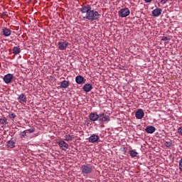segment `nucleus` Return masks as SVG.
I'll return each instance as SVG.
<instances>
[{
    "label": "nucleus",
    "mask_w": 182,
    "mask_h": 182,
    "mask_svg": "<svg viewBox=\"0 0 182 182\" xmlns=\"http://www.w3.org/2000/svg\"><path fill=\"white\" fill-rule=\"evenodd\" d=\"M145 1V2H146V3H149V2H151V1H153V0H144Z\"/></svg>",
    "instance_id": "nucleus-33"
},
{
    "label": "nucleus",
    "mask_w": 182,
    "mask_h": 182,
    "mask_svg": "<svg viewBox=\"0 0 182 182\" xmlns=\"http://www.w3.org/2000/svg\"><path fill=\"white\" fill-rule=\"evenodd\" d=\"M58 144L60 149H61V150H64L65 151V150H68V149H69V144L65 141H60Z\"/></svg>",
    "instance_id": "nucleus-6"
},
{
    "label": "nucleus",
    "mask_w": 182,
    "mask_h": 182,
    "mask_svg": "<svg viewBox=\"0 0 182 182\" xmlns=\"http://www.w3.org/2000/svg\"><path fill=\"white\" fill-rule=\"evenodd\" d=\"M28 2H31V1H32V0H28Z\"/></svg>",
    "instance_id": "nucleus-34"
},
{
    "label": "nucleus",
    "mask_w": 182,
    "mask_h": 182,
    "mask_svg": "<svg viewBox=\"0 0 182 182\" xmlns=\"http://www.w3.org/2000/svg\"><path fill=\"white\" fill-rule=\"evenodd\" d=\"M135 116L136 119H143V117H144V112L143 109H139L136 112Z\"/></svg>",
    "instance_id": "nucleus-14"
},
{
    "label": "nucleus",
    "mask_w": 182,
    "mask_h": 182,
    "mask_svg": "<svg viewBox=\"0 0 182 182\" xmlns=\"http://www.w3.org/2000/svg\"><path fill=\"white\" fill-rule=\"evenodd\" d=\"M0 124H8V119L6 117H3L0 119Z\"/></svg>",
    "instance_id": "nucleus-21"
},
{
    "label": "nucleus",
    "mask_w": 182,
    "mask_h": 182,
    "mask_svg": "<svg viewBox=\"0 0 182 182\" xmlns=\"http://www.w3.org/2000/svg\"><path fill=\"white\" fill-rule=\"evenodd\" d=\"M80 170L82 174H90L93 171V166L89 164L82 165Z\"/></svg>",
    "instance_id": "nucleus-2"
},
{
    "label": "nucleus",
    "mask_w": 182,
    "mask_h": 182,
    "mask_svg": "<svg viewBox=\"0 0 182 182\" xmlns=\"http://www.w3.org/2000/svg\"><path fill=\"white\" fill-rule=\"evenodd\" d=\"M84 92H86V93H89L93 89V86L92 84H85L82 87Z\"/></svg>",
    "instance_id": "nucleus-15"
},
{
    "label": "nucleus",
    "mask_w": 182,
    "mask_h": 182,
    "mask_svg": "<svg viewBox=\"0 0 182 182\" xmlns=\"http://www.w3.org/2000/svg\"><path fill=\"white\" fill-rule=\"evenodd\" d=\"M122 151H123L124 153H126V151H127V148L124 147V148L122 149Z\"/></svg>",
    "instance_id": "nucleus-31"
},
{
    "label": "nucleus",
    "mask_w": 182,
    "mask_h": 182,
    "mask_svg": "<svg viewBox=\"0 0 182 182\" xmlns=\"http://www.w3.org/2000/svg\"><path fill=\"white\" fill-rule=\"evenodd\" d=\"M75 82L76 83H77V85H82V83H85V82H86V80L85 79V77H83V76L77 75L75 77Z\"/></svg>",
    "instance_id": "nucleus-13"
},
{
    "label": "nucleus",
    "mask_w": 182,
    "mask_h": 182,
    "mask_svg": "<svg viewBox=\"0 0 182 182\" xmlns=\"http://www.w3.org/2000/svg\"><path fill=\"white\" fill-rule=\"evenodd\" d=\"M100 116V114H97V112H92L89 115L90 120L92 122H97V120H99Z\"/></svg>",
    "instance_id": "nucleus-8"
},
{
    "label": "nucleus",
    "mask_w": 182,
    "mask_h": 182,
    "mask_svg": "<svg viewBox=\"0 0 182 182\" xmlns=\"http://www.w3.org/2000/svg\"><path fill=\"white\" fill-rule=\"evenodd\" d=\"M178 133L181 136H182V127H179V128L178 129Z\"/></svg>",
    "instance_id": "nucleus-28"
},
{
    "label": "nucleus",
    "mask_w": 182,
    "mask_h": 182,
    "mask_svg": "<svg viewBox=\"0 0 182 182\" xmlns=\"http://www.w3.org/2000/svg\"><path fill=\"white\" fill-rule=\"evenodd\" d=\"M13 53L14 55H19L21 53V48L19 46H14L13 48Z\"/></svg>",
    "instance_id": "nucleus-19"
},
{
    "label": "nucleus",
    "mask_w": 182,
    "mask_h": 182,
    "mask_svg": "<svg viewBox=\"0 0 182 182\" xmlns=\"http://www.w3.org/2000/svg\"><path fill=\"white\" fill-rule=\"evenodd\" d=\"M14 79V75L11 73L6 74L4 75L3 80L4 83H6V85L11 83L12 82V80Z\"/></svg>",
    "instance_id": "nucleus-5"
},
{
    "label": "nucleus",
    "mask_w": 182,
    "mask_h": 182,
    "mask_svg": "<svg viewBox=\"0 0 182 182\" xmlns=\"http://www.w3.org/2000/svg\"><path fill=\"white\" fill-rule=\"evenodd\" d=\"M161 41H164V42H166V41H169L170 39H168V38L166 37V36H163L161 37Z\"/></svg>",
    "instance_id": "nucleus-26"
},
{
    "label": "nucleus",
    "mask_w": 182,
    "mask_h": 182,
    "mask_svg": "<svg viewBox=\"0 0 182 182\" xmlns=\"http://www.w3.org/2000/svg\"><path fill=\"white\" fill-rule=\"evenodd\" d=\"M60 87L61 89H68L69 87V81L63 80L61 82Z\"/></svg>",
    "instance_id": "nucleus-18"
},
{
    "label": "nucleus",
    "mask_w": 182,
    "mask_h": 182,
    "mask_svg": "<svg viewBox=\"0 0 182 182\" xmlns=\"http://www.w3.org/2000/svg\"><path fill=\"white\" fill-rule=\"evenodd\" d=\"M26 133H28V132H26V130H25V131H23V132L21 133V136L22 137H26Z\"/></svg>",
    "instance_id": "nucleus-25"
},
{
    "label": "nucleus",
    "mask_w": 182,
    "mask_h": 182,
    "mask_svg": "<svg viewBox=\"0 0 182 182\" xmlns=\"http://www.w3.org/2000/svg\"><path fill=\"white\" fill-rule=\"evenodd\" d=\"M161 12H163V10L159 8H156L152 11V15L155 17H159L161 15Z\"/></svg>",
    "instance_id": "nucleus-12"
},
{
    "label": "nucleus",
    "mask_w": 182,
    "mask_h": 182,
    "mask_svg": "<svg viewBox=\"0 0 182 182\" xmlns=\"http://www.w3.org/2000/svg\"><path fill=\"white\" fill-rule=\"evenodd\" d=\"M1 33H3L4 36L8 37L11 36V33H12V31L8 28H3L1 29Z\"/></svg>",
    "instance_id": "nucleus-11"
},
{
    "label": "nucleus",
    "mask_w": 182,
    "mask_h": 182,
    "mask_svg": "<svg viewBox=\"0 0 182 182\" xmlns=\"http://www.w3.org/2000/svg\"><path fill=\"white\" fill-rule=\"evenodd\" d=\"M179 170L182 172V159L179 161Z\"/></svg>",
    "instance_id": "nucleus-24"
},
{
    "label": "nucleus",
    "mask_w": 182,
    "mask_h": 182,
    "mask_svg": "<svg viewBox=\"0 0 182 182\" xmlns=\"http://www.w3.org/2000/svg\"><path fill=\"white\" fill-rule=\"evenodd\" d=\"M165 146H166V147H171V142L166 141V142L165 143Z\"/></svg>",
    "instance_id": "nucleus-27"
},
{
    "label": "nucleus",
    "mask_w": 182,
    "mask_h": 182,
    "mask_svg": "<svg viewBox=\"0 0 182 182\" xmlns=\"http://www.w3.org/2000/svg\"><path fill=\"white\" fill-rule=\"evenodd\" d=\"M99 122L101 123H109L110 122V117L105 113L100 114Z\"/></svg>",
    "instance_id": "nucleus-4"
},
{
    "label": "nucleus",
    "mask_w": 182,
    "mask_h": 182,
    "mask_svg": "<svg viewBox=\"0 0 182 182\" xmlns=\"http://www.w3.org/2000/svg\"><path fill=\"white\" fill-rule=\"evenodd\" d=\"M99 135L92 134L89 137L88 140L90 143H97V141H99Z\"/></svg>",
    "instance_id": "nucleus-10"
},
{
    "label": "nucleus",
    "mask_w": 182,
    "mask_h": 182,
    "mask_svg": "<svg viewBox=\"0 0 182 182\" xmlns=\"http://www.w3.org/2000/svg\"><path fill=\"white\" fill-rule=\"evenodd\" d=\"M137 154H139V153H137V151H134V150H130L129 151V155L134 159V157H137Z\"/></svg>",
    "instance_id": "nucleus-20"
},
{
    "label": "nucleus",
    "mask_w": 182,
    "mask_h": 182,
    "mask_svg": "<svg viewBox=\"0 0 182 182\" xmlns=\"http://www.w3.org/2000/svg\"><path fill=\"white\" fill-rule=\"evenodd\" d=\"M168 0H161V4H166Z\"/></svg>",
    "instance_id": "nucleus-32"
},
{
    "label": "nucleus",
    "mask_w": 182,
    "mask_h": 182,
    "mask_svg": "<svg viewBox=\"0 0 182 182\" xmlns=\"http://www.w3.org/2000/svg\"><path fill=\"white\" fill-rule=\"evenodd\" d=\"M69 46V43L67 41L58 42V49L60 50H65Z\"/></svg>",
    "instance_id": "nucleus-7"
},
{
    "label": "nucleus",
    "mask_w": 182,
    "mask_h": 182,
    "mask_svg": "<svg viewBox=\"0 0 182 182\" xmlns=\"http://www.w3.org/2000/svg\"><path fill=\"white\" fill-rule=\"evenodd\" d=\"M145 132L149 134H153V133L156 132V127L153 126L146 127V128L145 129Z\"/></svg>",
    "instance_id": "nucleus-16"
},
{
    "label": "nucleus",
    "mask_w": 182,
    "mask_h": 182,
    "mask_svg": "<svg viewBox=\"0 0 182 182\" xmlns=\"http://www.w3.org/2000/svg\"><path fill=\"white\" fill-rule=\"evenodd\" d=\"M16 117V115L15 114H11L9 115L10 119H15Z\"/></svg>",
    "instance_id": "nucleus-29"
},
{
    "label": "nucleus",
    "mask_w": 182,
    "mask_h": 182,
    "mask_svg": "<svg viewBox=\"0 0 182 182\" xmlns=\"http://www.w3.org/2000/svg\"><path fill=\"white\" fill-rule=\"evenodd\" d=\"M118 15L121 18H127V16H129V15H130V9H129V8L121 9L120 11L118 12Z\"/></svg>",
    "instance_id": "nucleus-3"
},
{
    "label": "nucleus",
    "mask_w": 182,
    "mask_h": 182,
    "mask_svg": "<svg viewBox=\"0 0 182 182\" xmlns=\"http://www.w3.org/2000/svg\"><path fill=\"white\" fill-rule=\"evenodd\" d=\"M80 11L82 14H86L83 18L84 19H87V21H97V19L101 16L100 14H99L97 11L92 9L90 5L81 7Z\"/></svg>",
    "instance_id": "nucleus-1"
},
{
    "label": "nucleus",
    "mask_w": 182,
    "mask_h": 182,
    "mask_svg": "<svg viewBox=\"0 0 182 182\" xmlns=\"http://www.w3.org/2000/svg\"><path fill=\"white\" fill-rule=\"evenodd\" d=\"M17 100L21 105L23 103H26V102H28V100L26 99V95H25V94H23V93L18 95Z\"/></svg>",
    "instance_id": "nucleus-9"
},
{
    "label": "nucleus",
    "mask_w": 182,
    "mask_h": 182,
    "mask_svg": "<svg viewBox=\"0 0 182 182\" xmlns=\"http://www.w3.org/2000/svg\"><path fill=\"white\" fill-rule=\"evenodd\" d=\"M65 141H72L73 139L72 138V136H70V135H65Z\"/></svg>",
    "instance_id": "nucleus-22"
},
{
    "label": "nucleus",
    "mask_w": 182,
    "mask_h": 182,
    "mask_svg": "<svg viewBox=\"0 0 182 182\" xmlns=\"http://www.w3.org/2000/svg\"><path fill=\"white\" fill-rule=\"evenodd\" d=\"M26 132H27V133H33V132H35V128L26 129Z\"/></svg>",
    "instance_id": "nucleus-23"
},
{
    "label": "nucleus",
    "mask_w": 182,
    "mask_h": 182,
    "mask_svg": "<svg viewBox=\"0 0 182 182\" xmlns=\"http://www.w3.org/2000/svg\"><path fill=\"white\" fill-rule=\"evenodd\" d=\"M2 16H9L8 12H6V11L3 12V13H2Z\"/></svg>",
    "instance_id": "nucleus-30"
},
{
    "label": "nucleus",
    "mask_w": 182,
    "mask_h": 182,
    "mask_svg": "<svg viewBox=\"0 0 182 182\" xmlns=\"http://www.w3.org/2000/svg\"><path fill=\"white\" fill-rule=\"evenodd\" d=\"M16 143L14 141L9 140L7 141L6 146L8 149H14L15 148Z\"/></svg>",
    "instance_id": "nucleus-17"
}]
</instances>
